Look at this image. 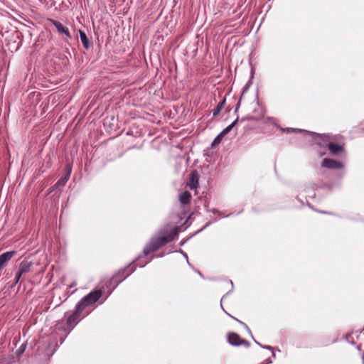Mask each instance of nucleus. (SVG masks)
<instances>
[{"instance_id":"obj_7","label":"nucleus","mask_w":364,"mask_h":364,"mask_svg":"<svg viewBox=\"0 0 364 364\" xmlns=\"http://www.w3.org/2000/svg\"><path fill=\"white\" fill-rule=\"evenodd\" d=\"M198 181L199 174L197 172V171H193L190 174V178L188 186L191 190L196 189L198 187Z\"/></svg>"},{"instance_id":"obj_1","label":"nucleus","mask_w":364,"mask_h":364,"mask_svg":"<svg viewBox=\"0 0 364 364\" xmlns=\"http://www.w3.org/2000/svg\"><path fill=\"white\" fill-rule=\"evenodd\" d=\"M102 294V290L91 291L83 297L76 305L74 312L66 320L67 328L70 331L80 321V316L85 309L93 305Z\"/></svg>"},{"instance_id":"obj_16","label":"nucleus","mask_w":364,"mask_h":364,"mask_svg":"<svg viewBox=\"0 0 364 364\" xmlns=\"http://www.w3.org/2000/svg\"><path fill=\"white\" fill-rule=\"evenodd\" d=\"M223 138V136L221 134V133H220L215 139L212 142V146H215L216 145H218L220 141H222Z\"/></svg>"},{"instance_id":"obj_24","label":"nucleus","mask_w":364,"mask_h":364,"mask_svg":"<svg viewBox=\"0 0 364 364\" xmlns=\"http://www.w3.org/2000/svg\"><path fill=\"white\" fill-rule=\"evenodd\" d=\"M58 187H60V186H59V185H58V183H55L53 185V188H55V190L56 188H58Z\"/></svg>"},{"instance_id":"obj_6","label":"nucleus","mask_w":364,"mask_h":364,"mask_svg":"<svg viewBox=\"0 0 364 364\" xmlns=\"http://www.w3.org/2000/svg\"><path fill=\"white\" fill-rule=\"evenodd\" d=\"M16 252H6L0 255V271L6 264L16 255Z\"/></svg>"},{"instance_id":"obj_9","label":"nucleus","mask_w":364,"mask_h":364,"mask_svg":"<svg viewBox=\"0 0 364 364\" xmlns=\"http://www.w3.org/2000/svg\"><path fill=\"white\" fill-rule=\"evenodd\" d=\"M136 269L135 265L129 264L124 269L119 270L117 276H122L124 274L126 273V275L124 277V278L121 279L119 282H122L127 277H128L129 274H131Z\"/></svg>"},{"instance_id":"obj_26","label":"nucleus","mask_w":364,"mask_h":364,"mask_svg":"<svg viewBox=\"0 0 364 364\" xmlns=\"http://www.w3.org/2000/svg\"><path fill=\"white\" fill-rule=\"evenodd\" d=\"M239 106H240V102H238V103H237V107H236V109H235V111H237V109H238Z\"/></svg>"},{"instance_id":"obj_25","label":"nucleus","mask_w":364,"mask_h":364,"mask_svg":"<svg viewBox=\"0 0 364 364\" xmlns=\"http://www.w3.org/2000/svg\"><path fill=\"white\" fill-rule=\"evenodd\" d=\"M263 348H267V349H272V348L271 346H266V347L263 346Z\"/></svg>"},{"instance_id":"obj_2","label":"nucleus","mask_w":364,"mask_h":364,"mask_svg":"<svg viewBox=\"0 0 364 364\" xmlns=\"http://www.w3.org/2000/svg\"><path fill=\"white\" fill-rule=\"evenodd\" d=\"M177 237L178 228H174L166 235L152 238L150 242L144 248L143 252L145 255H148L168 242L174 240Z\"/></svg>"},{"instance_id":"obj_10","label":"nucleus","mask_w":364,"mask_h":364,"mask_svg":"<svg viewBox=\"0 0 364 364\" xmlns=\"http://www.w3.org/2000/svg\"><path fill=\"white\" fill-rule=\"evenodd\" d=\"M31 266V262L23 260L19 264L18 271L21 272L22 274H26L30 271Z\"/></svg>"},{"instance_id":"obj_11","label":"nucleus","mask_w":364,"mask_h":364,"mask_svg":"<svg viewBox=\"0 0 364 364\" xmlns=\"http://www.w3.org/2000/svg\"><path fill=\"white\" fill-rule=\"evenodd\" d=\"M79 34H80V40L83 45V47L85 49L88 50L91 46V43L89 41L85 33L81 30H79Z\"/></svg>"},{"instance_id":"obj_5","label":"nucleus","mask_w":364,"mask_h":364,"mask_svg":"<svg viewBox=\"0 0 364 364\" xmlns=\"http://www.w3.org/2000/svg\"><path fill=\"white\" fill-rule=\"evenodd\" d=\"M50 23L55 26L59 33L65 34L68 38H70L71 35L68 28L65 27L60 21L50 19Z\"/></svg>"},{"instance_id":"obj_13","label":"nucleus","mask_w":364,"mask_h":364,"mask_svg":"<svg viewBox=\"0 0 364 364\" xmlns=\"http://www.w3.org/2000/svg\"><path fill=\"white\" fill-rule=\"evenodd\" d=\"M225 104V99H223L221 102H220L217 106L213 109V117H216L219 114L221 110L223 109Z\"/></svg>"},{"instance_id":"obj_22","label":"nucleus","mask_w":364,"mask_h":364,"mask_svg":"<svg viewBox=\"0 0 364 364\" xmlns=\"http://www.w3.org/2000/svg\"><path fill=\"white\" fill-rule=\"evenodd\" d=\"M26 349V344H22L20 348H18L19 353H22Z\"/></svg>"},{"instance_id":"obj_12","label":"nucleus","mask_w":364,"mask_h":364,"mask_svg":"<svg viewBox=\"0 0 364 364\" xmlns=\"http://www.w3.org/2000/svg\"><path fill=\"white\" fill-rule=\"evenodd\" d=\"M191 194L188 191H184L179 196V201L183 204L186 205L191 202Z\"/></svg>"},{"instance_id":"obj_14","label":"nucleus","mask_w":364,"mask_h":364,"mask_svg":"<svg viewBox=\"0 0 364 364\" xmlns=\"http://www.w3.org/2000/svg\"><path fill=\"white\" fill-rule=\"evenodd\" d=\"M238 121V119L237 118L231 124L228 126L226 128H225L220 133L224 136L228 133L230 132V130L235 126Z\"/></svg>"},{"instance_id":"obj_21","label":"nucleus","mask_w":364,"mask_h":364,"mask_svg":"<svg viewBox=\"0 0 364 364\" xmlns=\"http://www.w3.org/2000/svg\"><path fill=\"white\" fill-rule=\"evenodd\" d=\"M287 132H304V130H301V129H293V128H287Z\"/></svg>"},{"instance_id":"obj_8","label":"nucleus","mask_w":364,"mask_h":364,"mask_svg":"<svg viewBox=\"0 0 364 364\" xmlns=\"http://www.w3.org/2000/svg\"><path fill=\"white\" fill-rule=\"evenodd\" d=\"M240 341L241 338L238 334L235 333H229L228 334V341L230 345L239 346Z\"/></svg>"},{"instance_id":"obj_3","label":"nucleus","mask_w":364,"mask_h":364,"mask_svg":"<svg viewBox=\"0 0 364 364\" xmlns=\"http://www.w3.org/2000/svg\"><path fill=\"white\" fill-rule=\"evenodd\" d=\"M315 139L318 141L319 145L328 146L330 152L333 155H337L344 150L343 146L331 141L336 139L330 134H316Z\"/></svg>"},{"instance_id":"obj_20","label":"nucleus","mask_w":364,"mask_h":364,"mask_svg":"<svg viewBox=\"0 0 364 364\" xmlns=\"http://www.w3.org/2000/svg\"><path fill=\"white\" fill-rule=\"evenodd\" d=\"M231 317H232L233 319L236 320L237 322H239V323H240L242 326H244L247 330H249L248 326H247L245 323H243L242 321H241L238 320L237 318H235V317H233V316H231Z\"/></svg>"},{"instance_id":"obj_17","label":"nucleus","mask_w":364,"mask_h":364,"mask_svg":"<svg viewBox=\"0 0 364 364\" xmlns=\"http://www.w3.org/2000/svg\"><path fill=\"white\" fill-rule=\"evenodd\" d=\"M22 275L23 274L21 272H19L18 271L17 272L16 277H15V284L18 282V281L20 280Z\"/></svg>"},{"instance_id":"obj_19","label":"nucleus","mask_w":364,"mask_h":364,"mask_svg":"<svg viewBox=\"0 0 364 364\" xmlns=\"http://www.w3.org/2000/svg\"><path fill=\"white\" fill-rule=\"evenodd\" d=\"M241 345H244L246 347H249L250 343L247 341L241 338V341L240 342V346H241Z\"/></svg>"},{"instance_id":"obj_23","label":"nucleus","mask_w":364,"mask_h":364,"mask_svg":"<svg viewBox=\"0 0 364 364\" xmlns=\"http://www.w3.org/2000/svg\"><path fill=\"white\" fill-rule=\"evenodd\" d=\"M55 191V188H53V186H52L51 187L49 188L48 189V193H52L53 191Z\"/></svg>"},{"instance_id":"obj_15","label":"nucleus","mask_w":364,"mask_h":364,"mask_svg":"<svg viewBox=\"0 0 364 364\" xmlns=\"http://www.w3.org/2000/svg\"><path fill=\"white\" fill-rule=\"evenodd\" d=\"M69 177H70V173H68L67 175H65V176L62 177L61 178H60L56 183H58V185H59L60 186H63L65 185V183H67V181H68L69 179Z\"/></svg>"},{"instance_id":"obj_18","label":"nucleus","mask_w":364,"mask_h":364,"mask_svg":"<svg viewBox=\"0 0 364 364\" xmlns=\"http://www.w3.org/2000/svg\"><path fill=\"white\" fill-rule=\"evenodd\" d=\"M245 119L251 120V121H256V120H258L259 118L255 117H252V116H248V117H246L245 118H243L242 120L244 121Z\"/></svg>"},{"instance_id":"obj_27","label":"nucleus","mask_w":364,"mask_h":364,"mask_svg":"<svg viewBox=\"0 0 364 364\" xmlns=\"http://www.w3.org/2000/svg\"><path fill=\"white\" fill-rule=\"evenodd\" d=\"M114 279V278H112L110 282H112Z\"/></svg>"},{"instance_id":"obj_4","label":"nucleus","mask_w":364,"mask_h":364,"mask_svg":"<svg viewBox=\"0 0 364 364\" xmlns=\"http://www.w3.org/2000/svg\"><path fill=\"white\" fill-rule=\"evenodd\" d=\"M321 166L329 169H341L343 168V164L341 162L328 158L323 159Z\"/></svg>"}]
</instances>
